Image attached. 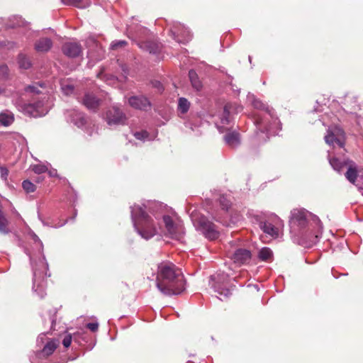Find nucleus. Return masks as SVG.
<instances>
[{
    "label": "nucleus",
    "instance_id": "nucleus-50",
    "mask_svg": "<svg viewBox=\"0 0 363 363\" xmlns=\"http://www.w3.org/2000/svg\"><path fill=\"white\" fill-rule=\"evenodd\" d=\"M318 235H316L315 236L314 240H313V242H315V241H316V240L318 239Z\"/></svg>",
    "mask_w": 363,
    "mask_h": 363
},
{
    "label": "nucleus",
    "instance_id": "nucleus-34",
    "mask_svg": "<svg viewBox=\"0 0 363 363\" xmlns=\"http://www.w3.org/2000/svg\"><path fill=\"white\" fill-rule=\"evenodd\" d=\"M252 105L255 108L265 110L271 116L270 110L268 106L264 104L259 99H254L252 101Z\"/></svg>",
    "mask_w": 363,
    "mask_h": 363
},
{
    "label": "nucleus",
    "instance_id": "nucleus-10",
    "mask_svg": "<svg viewBox=\"0 0 363 363\" xmlns=\"http://www.w3.org/2000/svg\"><path fill=\"white\" fill-rule=\"evenodd\" d=\"M105 120L109 125H123L126 117L119 108L113 106L106 111Z\"/></svg>",
    "mask_w": 363,
    "mask_h": 363
},
{
    "label": "nucleus",
    "instance_id": "nucleus-49",
    "mask_svg": "<svg viewBox=\"0 0 363 363\" xmlns=\"http://www.w3.org/2000/svg\"><path fill=\"white\" fill-rule=\"evenodd\" d=\"M274 123L275 125H278V124H279V121H278V119H277V118L274 119Z\"/></svg>",
    "mask_w": 363,
    "mask_h": 363
},
{
    "label": "nucleus",
    "instance_id": "nucleus-35",
    "mask_svg": "<svg viewBox=\"0 0 363 363\" xmlns=\"http://www.w3.org/2000/svg\"><path fill=\"white\" fill-rule=\"evenodd\" d=\"M230 109V106L229 104H227L224 106L223 116L221 118V123L223 124H228L230 122V120H229Z\"/></svg>",
    "mask_w": 363,
    "mask_h": 363
},
{
    "label": "nucleus",
    "instance_id": "nucleus-20",
    "mask_svg": "<svg viewBox=\"0 0 363 363\" xmlns=\"http://www.w3.org/2000/svg\"><path fill=\"white\" fill-rule=\"evenodd\" d=\"M259 227L265 233H267L271 236H277L279 234L278 228L268 221L261 222L259 223Z\"/></svg>",
    "mask_w": 363,
    "mask_h": 363
},
{
    "label": "nucleus",
    "instance_id": "nucleus-6",
    "mask_svg": "<svg viewBox=\"0 0 363 363\" xmlns=\"http://www.w3.org/2000/svg\"><path fill=\"white\" fill-rule=\"evenodd\" d=\"M164 224V234L175 240H180L184 234V228L181 221L175 220L169 216H162Z\"/></svg>",
    "mask_w": 363,
    "mask_h": 363
},
{
    "label": "nucleus",
    "instance_id": "nucleus-2",
    "mask_svg": "<svg viewBox=\"0 0 363 363\" xmlns=\"http://www.w3.org/2000/svg\"><path fill=\"white\" fill-rule=\"evenodd\" d=\"M156 284L164 295L180 294L185 289V281L181 269L171 262H162L158 266Z\"/></svg>",
    "mask_w": 363,
    "mask_h": 363
},
{
    "label": "nucleus",
    "instance_id": "nucleus-11",
    "mask_svg": "<svg viewBox=\"0 0 363 363\" xmlns=\"http://www.w3.org/2000/svg\"><path fill=\"white\" fill-rule=\"evenodd\" d=\"M173 38L179 43H186L191 38L190 31L184 25L176 23L170 30Z\"/></svg>",
    "mask_w": 363,
    "mask_h": 363
},
{
    "label": "nucleus",
    "instance_id": "nucleus-21",
    "mask_svg": "<svg viewBox=\"0 0 363 363\" xmlns=\"http://www.w3.org/2000/svg\"><path fill=\"white\" fill-rule=\"evenodd\" d=\"M61 1L67 6H73L79 9H84L91 4V0H61Z\"/></svg>",
    "mask_w": 363,
    "mask_h": 363
},
{
    "label": "nucleus",
    "instance_id": "nucleus-32",
    "mask_svg": "<svg viewBox=\"0 0 363 363\" xmlns=\"http://www.w3.org/2000/svg\"><path fill=\"white\" fill-rule=\"evenodd\" d=\"M18 64L20 67L26 69L30 67V62L28 58L23 55H20L18 56Z\"/></svg>",
    "mask_w": 363,
    "mask_h": 363
},
{
    "label": "nucleus",
    "instance_id": "nucleus-36",
    "mask_svg": "<svg viewBox=\"0 0 363 363\" xmlns=\"http://www.w3.org/2000/svg\"><path fill=\"white\" fill-rule=\"evenodd\" d=\"M127 45L125 40H115L111 44V48L112 50H117L119 48L125 47Z\"/></svg>",
    "mask_w": 363,
    "mask_h": 363
},
{
    "label": "nucleus",
    "instance_id": "nucleus-22",
    "mask_svg": "<svg viewBox=\"0 0 363 363\" xmlns=\"http://www.w3.org/2000/svg\"><path fill=\"white\" fill-rule=\"evenodd\" d=\"M225 143L230 147H235L240 143L239 135L236 133H230L224 137Z\"/></svg>",
    "mask_w": 363,
    "mask_h": 363
},
{
    "label": "nucleus",
    "instance_id": "nucleus-13",
    "mask_svg": "<svg viewBox=\"0 0 363 363\" xmlns=\"http://www.w3.org/2000/svg\"><path fill=\"white\" fill-rule=\"evenodd\" d=\"M128 104L135 109L146 111L150 108L149 99L144 96H133L128 99Z\"/></svg>",
    "mask_w": 363,
    "mask_h": 363
},
{
    "label": "nucleus",
    "instance_id": "nucleus-33",
    "mask_svg": "<svg viewBox=\"0 0 363 363\" xmlns=\"http://www.w3.org/2000/svg\"><path fill=\"white\" fill-rule=\"evenodd\" d=\"M22 187L26 193H33L36 189L35 185L28 180L23 182Z\"/></svg>",
    "mask_w": 363,
    "mask_h": 363
},
{
    "label": "nucleus",
    "instance_id": "nucleus-24",
    "mask_svg": "<svg viewBox=\"0 0 363 363\" xmlns=\"http://www.w3.org/2000/svg\"><path fill=\"white\" fill-rule=\"evenodd\" d=\"M348 161H350V160H345L342 162V161L339 160L336 157H333V158H330L329 159V162H330V165L332 166V167L335 171L339 172L342 169L344 166H347V164L346 163H347Z\"/></svg>",
    "mask_w": 363,
    "mask_h": 363
},
{
    "label": "nucleus",
    "instance_id": "nucleus-52",
    "mask_svg": "<svg viewBox=\"0 0 363 363\" xmlns=\"http://www.w3.org/2000/svg\"><path fill=\"white\" fill-rule=\"evenodd\" d=\"M249 60H250V62H251V57L250 56H249Z\"/></svg>",
    "mask_w": 363,
    "mask_h": 363
},
{
    "label": "nucleus",
    "instance_id": "nucleus-5",
    "mask_svg": "<svg viewBox=\"0 0 363 363\" xmlns=\"http://www.w3.org/2000/svg\"><path fill=\"white\" fill-rule=\"evenodd\" d=\"M39 268L33 267V289L40 298H43L45 296L46 281L45 277L47 276L48 264L44 262V259H40L39 261Z\"/></svg>",
    "mask_w": 363,
    "mask_h": 363
},
{
    "label": "nucleus",
    "instance_id": "nucleus-42",
    "mask_svg": "<svg viewBox=\"0 0 363 363\" xmlns=\"http://www.w3.org/2000/svg\"><path fill=\"white\" fill-rule=\"evenodd\" d=\"M257 123L260 126V127H264L265 130L269 133H272V134H275L276 133V131L273 130V128L271 126V125H266L263 123L262 121H257Z\"/></svg>",
    "mask_w": 363,
    "mask_h": 363
},
{
    "label": "nucleus",
    "instance_id": "nucleus-48",
    "mask_svg": "<svg viewBox=\"0 0 363 363\" xmlns=\"http://www.w3.org/2000/svg\"><path fill=\"white\" fill-rule=\"evenodd\" d=\"M33 240H35V242H39L40 245H42V242L40 240V239L38 238V237L36 235H33Z\"/></svg>",
    "mask_w": 363,
    "mask_h": 363
},
{
    "label": "nucleus",
    "instance_id": "nucleus-37",
    "mask_svg": "<svg viewBox=\"0 0 363 363\" xmlns=\"http://www.w3.org/2000/svg\"><path fill=\"white\" fill-rule=\"evenodd\" d=\"M32 170L36 174H42L45 172L48 168L43 164H35L32 167Z\"/></svg>",
    "mask_w": 363,
    "mask_h": 363
},
{
    "label": "nucleus",
    "instance_id": "nucleus-31",
    "mask_svg": "<svg viewBox=\"0 0 363 363\" xmlns=\"http://www.w3.org/2000/svg\"><path fill=\"white\" fill-rule=\"evenodd\" d=\"M61 89L64 94L69 96L74 92V87L72 84L63 82L61 83Z\"/></svg>",
    "mask_w": 363,
    "mask_h": 363
},
{
    "label": "nucleus",
    "instance_id": "nucleus-27",
    "mask_svg": "<svg viewBox=\"0 0 363 363\" xmlns=\"http://www.w3.org/2000/svg\"><path fill=\"white\" fill-rule=\"evenodd\" d=\"M273 252L269 247H262L258 254L259 258L262 261H269L272 259Z\"/></svg>",
    "mask_w": 363,
    "mask_h": 363
},
{
    "label": "nucleus",
    "instance_id": "nucleus-12",
    "mask_svg": "<svg viewBox=\"0 0 363 363\" xmlns=\"http://www.w3.org/2000/svg\"><path fill=\"white\" fill-rule=\"evenodd\" d=\"M233 262L239 266L250 263L252 255L250 250L243 248H238L233 253L228 255Z\"/></svg>",
    "mask_w": 363,
    "mask_h": 363
},
{
    "label": "nucleus",
    "instance_id": "nucleus-25",
    "mask_svg": "<svg viewBox=\"0 0 363 363\" xmlns=\"http://www.w3.org/2000/svg\"><path fill=\"white\" fill-rule=\"evenodd\" d=\"M25 23H26L24 21L22 20L21 17L14 16L9 19V21L6 23V26L8 28H13L16 27L24 26Z\"/></svg>",
    "mask_w": 363,
    "mask_h": 363
},
{
    "label": "nucleus",
    "instance_id": "nucleus-16",
    "mask_svg": "<svg viewBox=\"0 0 363 363\" xmlns=\"http://www.w3.org/2000/svg\"><path fill=\"white\" fill-rule=\"evenodd\" d=\"M101 103L99 99H98L93 94H86L82 100V104L89 110L95 111L98 108Z\"/></svg>",
    "mask_w": 363,
    "mask_h": 363
},
{
    "label": "nucleus",
    "instance_id": "nucleus-38",
    "mask_svg": "<svg viewBox=\"0 0 363 363\" xmlns=\"http://www.w3.org/2000/svg\"><path fill=\"white\" fill-rule=\"evenodd\" d=\"M134 136L138 140H145L148 138L149 134L147 131L142 130L139 132H135L134 133Z\"/></svg>",
    "mask_w": 363,
    "mask_h": 363
},
{
    "label": "nucleus",
    "instance_id": "nucleus-26",
    "mask_svg": "<svg viewBox=\"0 0 363 363\" xmlns=\"http://www.w3.org/2000/svg\"><path fill=\"white\" fill-rule=\"evenodd\" d=\"M14 118L11 113H0V123L4 126H8L13 122Z\"/></svg>",
    "mask_w": 363,
    "mask_h": 363
},
{
    "label": "nucleus",
    "instance_id": "nucleus-43",
    "mask_svg": "<svg viewBox=\"0 0 363 363\" xmlns=\"http://www.w3.org/2000/svg\"><path fill=\"white\" fill-rule=\"evenodd\" d=\"M72 335L70 334H67L62 340V345L65 347L67 348L70 346L72 343Z\"/></svg>",
    "mask_w": 363,
    "mask_h": 363
},
{
    "label": "nucleus",
    "instance_id": "nucleus-17",
    "mask_svg": "<svg viewBox=\"0 0 363 363\" xmlns=\"http://www.w3.org/2000/svg\"><path fill=\"white\" fill-rule=\"evenodd\" d=\"M69 120L77 127H82L86 123V119L84 113L77 111H71L69 113Z\"/></svg>",
    "mask_w": 363,
    "mask_h": 363
},
{
    "label": "nucleus",
    "instance_id": "nucleus-14",
    "mask_svg": "<svg viewBox=\"0 0 363 363\" xmlns=\"http://www.w3.org/2000/svg\"><path fill=\"white\" fill-rule=\"evenodd\" d=\"M63 53L69 57H76L82 52L81 45L76 42H68L62 46Z\"/></svg>",
    "mask_w": 363,
    "mask_h": 363
},
{
    "label": "nucleus",
    "instance_id": "nucleus-39",
    "mask_svg": "<svg viewBox=\"0 0 363 363\" xmlns=\"http://www.w3.org/2000/svg\"><path fill=\"white\" fill-rule=\"evenodd\" d=\"M359 189H363V168H359V173L356 184H354Z\"/></svg>",
    "mask_w": 363,
    "mask_h": 363
},
{
    "label": "nucleus",
    "instance_id": "nucleus-7",
    "mask_svg": "<svg viewBox=\"0 0 363 363\" xmlns=\"http://www.w3.org/2000/svg\"><path fill=\"white\" fill-rule=\"evenodd\" d=\"M325 141L329 145L333 147L337 145L343 148L345 145V133L339 126H330L327 130V134L325 135Z\"/></svg>",
    "mask_w": 363,
    "mask_h": 363
},
{
    "label": "nucleus",
    "instance_id": "nucleus-44",
    "mask_svg": "<svg viewBox=\"0 0 363 363\" xmlns=\"http://www.w3.org/2000/svg\"><path fill=\"white\" fill-rule=\"evenodd\" d=\"M9 68L6 65H3L0 66V77L4 78L7 76Z\"/></svg>",
    "mask_w": 363,
    "mask_h": 363
},
{
    "label": "nucleus",
    "instance_id": "nucleus-46",
    "mask_svg": "<svg viewBox=\"0 0 363 363\" xmlns=\"http://www.w3.org/2000/svg\"><path fill=\"white\" fill-rule=\"evenodd\" d=\"M67 222V220H63L59 222L58 223H52V224H51L50 227H52V228H60V227H62V226L65 225Z\"/></svg>",
    "mask_w": 363,
    "mask_h": 363
},
{
    "label": "nucleus",
    "instance_id": "nucleus-51",
    "mask_svg": "<svg viewBox=\"0 0 363 363\" xmlns=\"http://www.w3.org/2000/svg\"><path fill=\"white\" fill-rule=\"evenodd\" d=\"M42 339H43V337H39L38 340H42Z\"/></svg>",
    "mask_w": 363,
    "mask_h": 363
},
{
    "label": "nucleus",
    "instance_id": "nucleus-30",
    "mask_svg": "<svg viewBox=\"0 0 363 363\" xmlns=\"http://www.w3.org/2000/svg\"><path fill=\"white\" fill-rule=\"evenodd\" d=\"M141 48L146 49L150 53H155L158 49L156 44L151 42L138 43Z\"/></svg>",
    "mask_w": 363,
    "mask_h": 363
},
{
    "label": "nucleus",
    "instance_id": "nucleus-41",
    "mask_svg": "<svg viewBox=\"0 0 363 363\" xmlns=\"http://www.w3.org/2000/svg\"><path fill=\"white\" fill-rule=\"evenodd\" d=\"M1 178L6 182L9 176V170L6 167L0 166Z\"/></svg>",
    "mask_w": 363,
    "mask_h": 363
},
{
    "label": "nucleus",
    "instance_id": "nucleus-9",
    "mask_svg": "<svg viewBox=\"0 0 363 363\" xmlns=\"http://www.w3.org/2000/svg\"><path fill=\"white\" fill-rule=\"evenodd\" d=\"M228 277L225 274H218L211 277L210 285L213 288L214 291L220 296L227 298L230 294V291L228 289Z\"/></svg>",
    "mask_w": 363,
    "mask_h": 363
},
{
    "label": "nucleus",
    "instance_id": "nucleus-18",
    "mask_svg": "<svg viewBox=\"0 0 363 363\" xmlns=\"http://www.w3.org/2000/svg\"><path fill=\"white\" fill-rule=\"evenodd\" d=\"M58 345V340L55 339L49 340L41 350L40 354L43 357H48L51 355L55 351Z\"/></svg>",
    "mask_w": 363,
    "mask_h": 363
},
{
    "label": "nucleus",
    "instance_id": "nucleus-1",
    "mask_svg": "<svg viewBox=\"0 0 363 363\" xmlns=\"http://www.w3.org/2000/svg\"><path fill=\"white\" fill-rule=\"evenodd\" d=\"M163 205L155 201H147L142 205L134 204L130 207L131 219L137 233L144 239L149 240L158 233L160 227L150 216L146 211H150L157 220L158 211L162 210Z\"/></svg>",
    "mask_w": 363,
    "mask_h": 363
},
{
    "label": "nucleus",
    "instance_id": "nucleus-45",
    "mask_svg": "<svg viewBox=\"0 0 363 363\" xmlns=\"http://www.w3.org/2000/svg\"><path fill=\"white\" fill-rule=\"evenodd\" d=\"M86 328L89 329L92 332H96L98 330L99 324L98 323H89L86 324Z\"/></svg>",
    "mask_w": 363,
    "mask_h": 363
},
{
    "label": "nucleus",
    "instance_id": "nucleus-8",
    "mask_svg": "<svg viewBox=\"0 0 363 363\" xmlns=\"http://www.w3.org/2000/svg\"><path fill=\"white\" fill-rule=\"evenodd\" d=\"M311 216V214L305 209L292 210L290 218L291 228L296 230L305 228Z\"/></svg>",
    "mask_w": 363,
    "mask_h": 363
},
{
    "label": "nucleus",
    "instance_id": "nucleus-29",
    "mask_svg": "<svg viewBox=\"0 0 363 363\" xmlns=\"http://www.w3.org/2000/svg\"><path fill=\"white\" fill-rule=\"evenodd\" d=\"M8 220L4 216L3 212L0 211V233L3 234H7L9 233L8 228Z\"/></svg>",
    "mask_w": 363,
    "mask_h": 363
},
{
    "label": "nucleus",
    "instance_id": "nucleus-3",
    "mask_svg": "<svg viewBox=\"0 0 363 363\" xmlns=\"http://www.w3.org/2000/svg\"><path fill=\"white\" fill-rule=\"evenodd\" d=\"M26 91L38 96L33 99V102L23 104L21 106L22 111L33 117L45 116L52 106L51 97L43 94L35 86H28Z\"/></svg>",
    "mask_w": 363,
    "mask_h": 363
},
{
    "label": "nucleus",
    "instance_id": "nucleus-15",
    "mask_svg": "<svg viewBox=\"0 0 363 363\" xmlns=\"http://www.w3.org/2000/svg\"><path fill=\"white\" fill-rule=\"evenodd\" d=\"M346 164H347V170L345 174V177L350 183L354 184L358 179L359 169L357 168L356 164L352 161H348Z\"/></svg>",
    "mask_w": 363,
    "mask_h": 363
},
{
    "label": "nucleus",
    "instance_id": "nucleus-23",
    "mask_svg": "<svg viewBox=\"0 0 363 363\" xmlns=\"http://www.w3.org/2000/svg\"><path fill=\"white\" fill-rule=\"evenodd\" d=\"M189 77L192 86L197 91H199L202 87V84L201 81L199 79V77L196 74V72L191 69L189 72Z\"/></svg>",
    "mask_w": 363,
    "mask_h": 363
},
{
    "label": "nucleus",
    "instance_id": "nucleus-47",
    "mask_svg": "<svg viewBox=\"0 0 363 363\" xmlns=\"http://www.w3.org/2000/svg\"><path fill=\"white\" fill-rule=\"evenodd\" d=\"M49 175L50 177H56L57 176V172L55 169L49 171Z\"/></svg>",
    "mask_w": 363,
    "mask_h": 363
},
{
    "label": "nucleus",
    "instance_id": "nucleus-19",
    "mask_svg": "<svg viewBox=\"0 0 363 363\" xmlns=\"http://www.w3.org/2000/svg\"><path fill=\"white\" fill-rule=\"evenodd\" d=\"M52 42L50 38H42L36 41L35 44V49L38 52H45L50 50L52 48Z\"/></svg>",
    "mask_w": 363,
    "mask_h": 363
},
{
    "label": "nucleus",
    "instance_id": "nucleus-28",
    "mask_svg": "<svg viewBox=\"0 0 363 363\" xmlns=\"http://www.w3.org/2000/svg\"><path fill=\"white\" fill-rule=\"evenodd\" d=\"M190 107V103L189 101L184 98L181 97L179 99L178 101V111H179L181 113H186Z\"/></svg>",
    "mask_w": 363,
    "mask_h": 363
},
{
    "label": "nucleus",
    "instance_id": "nucleus-40",
    "mask_svg": "<svg viewBox=\"0 0 363 363\" xmlns=\"http://www.w3.org/2000/svg\"><path fill=\"white\" fill-rule=\"evenodd\" d=\"M220 203L222 206V208L223 209L228 210L230 202V201L224 196H221L219 199Z\"/></svg>",
    "mask_w": 363,
    "mask_h": 363
},
{
    "label": "nucleus",
    "instance_id": "nucleus-4",
    "mask_svg": "<svg viewBox=\"0 0 363 363\" xmlns=\"http://www.w3.org/2000/svg\"><path fill=\"white\" fill-rule=\"evenodd\" d=\"M191 220L196 229L201 231L206 238L215 240L218 237V231L216 225L205 216L192 213Z\"/></svg>",
    "mask_w": 363,
    "mask_h": 363
}]
</instances>
